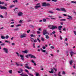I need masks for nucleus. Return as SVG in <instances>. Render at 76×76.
<instances>
[{"mask_svg":"<svg viewBox=\"0 0 76 76\" xmlns=\"http://www.w3.org/2000/svg\"><path fill=\"white\" fill-rule=\"evenodd\" d=\"M50 6V4L47 3L46 2H43L42 3V6Z\"/></svg>","mask_w":76,"mask_h":76,"instance_id":"obj_1","label":"nucleus"},{"mask_svg":"<svg viewBox=\"0 0 76 76\" xmlns=\"http://www.w3.org/2000/svg\"><path fill=\"white\" fill-rule=\"evenodd\" d=\"M48 34V32L47 30H44L43 31V35H45L46 34Z\"/></svg>","mask_w":76,"mask_h":76,"instance_id":"obj_2","label":"nucleus"},{"mask_svg":"<svg viewBox=\"0 0 76 76\" xmlns=\"http://www.w3.org/2000/svg\"><path fill=\"white\" fill-rule=\"evenodd\" d=\"M0 9H4L5 10H7V8L6 7H2L1 5L0 6Z\"/></svg>","mask_w":76,"mask_h":76,"instance_id":"obj_3","label":"nucleus"},{"mask_svg":"<svg viewBox=\"0 0 76 76\" xmlns=\"http://www.w3.org/2000/svg\"><path fill=\"white\" fill-rule=\"evenodd\" d=\"M3 50H4V52H5L6 53H8V49L6 48H4L3 49Z\"/></svg>","mask_w":76,"mask_h":76,"instance_id":"obj_4","label":"nucleus"},{"mask_svg":"<svg viewBox=\"0 0 76 76\" xmlns=\"http://www.w3.org/2000/svg\"><path fill=\"white\" fill-rule=\"evenodd\" d=\"M26 36V34H23L22 35H21L20 36V38H24L25 37V36Z\"/></svg>","mask_w":76,"mask_h":76,"instance_id":"obj_5","label":"nucleus"},{"mask_svg":"<svg viewBox=\"0 0 76 76\" xmlns=\"http://www.w3.org/2000/svg\"><path fill=\"white\" fill-rule=\"evenodd\" d=\"M50 29H57V26H53L51 28H50Z\"/></svg>","mask_w":76,"mask_h":76,"instance_id":"obj_6","label":"nucleus"},{"mask_svg":"<svg viewBox=\"0 0 76 76\" xmlns=\"http://www.w3.org/2000/svg\"><path fill=\"white\" fill-rule=\"evenodd\" d=\"M68 17L69 18H67L66 19H69V20H72V16H69V15H68Z\"/></svg>","mask_w":76,"mask_h":76,"instance_id":"obj_7","label":"nucleus"},{"mask_svg":"<svg viewBox=\"0 0 76 76\" xmlns=\"http://www.w3.org/2000/svg\"><path fill=\"white\" fill-rule=\"evenodd\" d=\"M22 15H23V13L21 12H20L18 14V16H22Z\"/></svg>","mask_w":76,"mask_h":76,"instance_id":"obj_8","label":"nucleus"},{"mask_svg":"<svg viewBox=\"0 0 76 76\" xmlns=\"http://www.w3.org/2000/svg\"><path fill=\"white\" fill-rule=\"evenodd\" d=\"M61 10L63 12H66V10H65V8H62L61 9Z\"/></svg>","mask_w":76,"mask_h":76,"instance_id":"obj_9","label":"nucleus"},{"mask_svg":"<svg viewBox=\"0 0 76 76\" xmlns=\"http://www.w3.org/2000/svg\"><path fill=\"white\" fill-rule=\"evenodd\" d=\"M70 54L71 55V57H72L73 55V54H75V53H73V51H71L70 52Z\"/></svg>","mask_w":76,"mask_h":76,"instance_id":"obj_10","label":"nucleus"},{"mask_svg":"<svg viewBox=\"0 0 76 76\" xmlns=\"http://www.w3.org/2000/svg\"><path fill=\"white\" fill-rule=\"evenodd\" d=\"M41 6V5L36 6H35V9H38V8H39V7H40Z\"/></svg>","mask_w":76,"mask_h":76,"instance_id":"obj_11","label":"nucleus"},{"mask_svg":"<svg viewBox=\"0 0 76 76\" xmlns=\"http://www.w3.org/2000/svg\"><path fill=\"white\" fill-rule=\"evenodd\" d=\"M63 28V26H59L58 27V29L59 30V31H60L61 30V28Z\"/></svg>","mask_w":76,"mask_h":76,"instance_id":"obj_12","label":"nucleus"},{"mask_svg":"<svg viewBox=\"0 0 76 76\" xmlns=\"http://www.w3.org/2000/svg\"><path fill=\"white\" fill-rule=\"evenodd\" d=\"M73 61L72 60H71L69 61V64L71 66H72V63H73Z\"/></svg>","mask_w":76,"mask_h":76,"instance_id":"obj_13","label":"nucleus"},{"mask_svg":"<svg viewBox=\"0 0 76 76\" xmlns=\"http://www.w3.org/2000/svg\"><path fill=\"white\" fill-rule=\"evenodd\" d=\"M40 49L41 51H42V53H45V50H43L42 48H40Z\"/></svg>","mask_w":76,"mask_h":76,"instance_id":"obj_14","label":"nucleus"},{"mask_svg":"<svg viewBox=\"0 0 76 76\" xmlns=\"http://www.w3.org/2000/svg\"><path fill=\"white\" fill-rule=\"evenodd\" d=\"M22 52L24 53H25L26 54H27V53H28V51L27 50H25L24 51H23Z\"/></svg>","mask_w":76,"mask_h":76,"instance_id":"obj_15","label":"nucleus"},{"mask_svg":"<svg viewBox=\"0 0 76 76\" xmlns=\"http://www.w3.org/2000/svg\"><path fill=\"white\" fill-rule=\"evenodd\" d=\"M49 73H53V69H51V72L49 71Z\"/></svg>","mask_w":76,"mask_h":76,"instance_id":"obj_16","label":"nucleus"},{"mask_svg":"<svg viewBox=\"0 0 76 76\" xmlns=\"http://www.w3.org/2000/svg\"><path fill=\"white\" fill-rule=\"evenodd\" d=\"M25 67H26V68H27V69H31V67H29L28 66H25Z\"/></svg>","mask_w":76,"mask_h":76,"instance_id":"obj_17","label":"nucleus"},{"mask_svg":"<svg viewBox=\"0 0 76 76\" xmlns=\"http://www.w3.org/2000/svg\"><path fill=\"white\" fill-rule=\"evenodd\" d=\"M15 6L14 5H11L10 6V8H12V7H15Z\"/></svg>","mask_w":76,"mask_h":76,"instance_id":"obj_18","label":"nucleus"},{"mask_svg":"<svg viewBox=\"0 0 76 76\" xmlns=\"http://www.w3.org/2000/svg\"><path fill=\"white\" fill-rule=\"evenodd\" d=\"M45 37H46V39H48L49 38V37L48 36V35H47V34L45 36Z\"/></svg>","mask_w":76,"mask_h":76,"instance_id":"obj_19","label":"nucleus"},{"mask_svg":"<svg viewBox=\"0 0 76 76\" xmlns=\"http://www.w3.org/2000/svg\"><path fill=\"white\" fill-rule=\"evenodd\" d=\"M33 57L34 58H36V57L34 55H32V56H31V58H33Z\"/></svg>","mask_w":76,"mask_h":76,"instance_id":"obj_20","label":"nucleus"},{"mask_svg":"<svg viewBox=\"0 0 76 76\" xmlns=\"http://www.w3.org/2000/svg\"><path fill=\"white\" fill-rule=\"evenodd\" d=\"M41 39L42 41H45V40L44 39V38L43 37H41Z\"/></svg>","mask_w":76,"mask_h":76,"instance_id":"obj_21","label":"nucleus"},{"mask_svg":"<svg viewBox=\"0 0 76 76\" xmlns=\"http://www.w3.org/2000/svg\"><path fill=\"white\" fill-rule=\"evenodd\" d=\"M9 72L10 73L12 74V70H10L9 71Z\"/></svg>","mask_w":76,"mask_h":76,"instance_id":"obj_22","label":"nucleus"},{"mask_svg":"<svg viewBox=\"0 0 76 76\" xmlns=\"http://www.w3.org/2000/svg\"><path fill=\"white\" fill-rule=\"evenodd\" d=\"M43 22H46V21H47V20H46V19H45V18H43Z\"/></svg>","mask_w":76,"mask_h":76,"instance_id":"obj_23","label":"nucleus"},{"mask_svg":"<svg viewBox=\"0 0 76 76\" xmlns=\"http://www.w3.org/2000/svg\"><path fill=\"white\" fill-rule=\"evenodd\" d=\"M19 30V28H15L14 29V30L15 31H18Z\"/></svg>","mask_w":76,"mask_h":76,"instance_id":"obj_24","label":"nucleus"},{"mask_svg":"<svg viewBox=\"0 0 76 76\" xmlns=\"http://www.w3.org/2000/svg\"><path fill=\"white\" fill-rule=\"evenodd\" d=\"M1 38H2V39H5V37L4 36H2L1 37Z\"/></svg>","mask_w":76,"mask_h":76,"instance_id":"obj_25","label":"nucleus"},{"mask_svg":"<svg viewBox=\"0 0 76 76\" xmlns=\"http://www.w3.org/2000/svg\"><path fill=\"white\" fill-rule=\"evenodd\" d=\"M20 56L21 57H24V55H20Z\"/></svg>","mask_w":76,"mask_h":76,"instance_id":"obj_26","label":"nucleus"},{"mask_svg":"<svg viewBox=\"0 0 76 76\" xmlns=\"http://www.w3.org/2000/svg\"><path fill=\"white\" fill-rule=\"evenodd\" d=\"M37 34H41V32L39 31H37Z\"/></svg>","mask_w":76,"mask_h":76,"instance_id":"obj_27","label":"nucleus"},{"mask_svg":"<svg viewBox=\"0 0 76 76\" xmlns=\"http://www.w3.org/2000/svg\"><path fill=\"white\" fill-rule=\"evenodd\" d=\"M25 72H27V73L28 74H29V71H28V70L26 69H25Z\"/></svg>","mask_w":76,"mask_h":76,"instance_id":"obj_28","label":"nucleus"},{"mask_svg":"<svg viewBox=\"0 0 76 76\" xmlns=\"http://www.w3.org/2000/svg\"><path fill=\"white\" fill-rule=\"evenodd\" d=\"M56 10H58V11H61V9H59V8H57L56 9Z\"/></svg>","mask_w":76,"mask_h":76,"instance_id":"obj_29","label":"nucleus"},{"mask_svg":"<svg viewBox=\"0 0 76 76\" xmlns=\"http://www.w3.org/2000/svg\"><path fill=\"white\" fill-rule=\"evenodd\" d=\"M4 4V2H1V1H0V4Z\"/></svg>","mask_w":76,"mask_h":76,"instance_id":"obj_30","label":"nucleus"},{"mask_svg":"<svg viewBox=\"0 0 76 76\" xmlns=\"http://www.w3.org/2000/svg\"><path fill=\"white\" fill-rule=\"evenodd\" d=\"M37 41H39V43H40V42H41V40H39V38H37Z\"/></svg>","mask_w":76,"mask_h":76,"instance_id":"obj_31","label":"nucleus"},{"mask_svg":"<svg viewBox=\"0 0 76 76\" xmlns=\"http://www.w3.org/2000/svg\"><path fill=\"white\" fill-rule=\"evenodd\" d=\"M21 59L22 60H23V61L25 60V58H24V57H21Z\"/></svg>","mask_w":76,"mask_h":76,"instance_id":"obj_32","label":"nucleus"},{"mask_svg":"<svg viewBox=\"0 0 76 76\" xmlns=\"http://www.w3.org/2000/svg\"><path fill=\"white\" fill-rule=\"evenodd\" d=\"M48 12H49V13H52V14L54 13V12H53L51 11H49Z\"/></svg>","mask_w":76,"mask_h":76,"instance_id":"obj_33","label":"nucleus"},{"mask_svg":"<svg viewBox=\"0 0 76 76\" xmlns=\"http://www.w3.org/2000/svg\"><path fill=\"white\" fill-rule=\"evenodd\" d=\"M50 48H51L52 49H54V47L53 46H51L50 47Z\"/></svg>","mask_w":76,"mask_h":76,"instance_id":"obj_34","label":"nucleus"},{"mask_svg":"<svg viewBox=\"0 0 76 76\" xmlns=\"http://www.w3.org/2000/svg\"><path fill=\"white\" fill-rule=\"evenodd\" d=\"M65 20H66L65 19H62L60 20L61 21H65Z\"/></svg>","mask_w":76,"mask_h":76,"instance_id":"obj_35","label":"nucleus"},{"mask_svg":"<svg viewBox=\"0 0 76 76\" xmlns=\"http://www.w3.org/2000/svg\"><path fill=\"white\" fill-rule=\"evenodd\" d=\"M28 55V56H29V57H31V56H32V54H29Z\"/></svg>","mask_w":76,"mask_h":76,"instance_id":"obj_36","label":"nucleus"},{"mask_svg":"<svg viewBox=\"0 0 76 76\" xmlns=\"http://www.w3.org/2000/svg\"><path fill=\"white\" fill-rule=\"evenodd\" d=\"M33 46L34 48H35V43H34L33 44Z\"/></svg>","mask_w":76,"mask_h":76,"instance_id":"obj_37","label":"nucleus"},{"mask_svg":"<svg viewBox=\"0 0 76 76\" xmlns=\"http://www.w3.org/2000/svg\"><path fill=\"white\" fill-rule=\"evenodd\" d=\"M66 28H64L63 29V30L64 31H66Z\"/></svg>","mask_w":76,"mask_h":76,"instance_id":"obj_38","label":"nucleus"},{"mask_svg":"<svg viewBox=\"0 0 76 76\" xmlns=\"http://www.w3.org/2000/svg\"><path fill=\"white\" fill-rule=\"evenodd\" d=\"M52 1H54V2H56V1H57V0H52Z\"/></svg>","mask_w":76,"mask_h":76,"instance_id":"obj_39","label":"nucleus"},{"mask_svg":"<svg viewBox=\"0 0 76 76\" xmlns=\"http://www.w3.org/2000/svg\"><path fill=\"white\" fill-rule=\"evenodd\" d=\"M53 68L54 70L56 71H56H57V69H56L54 67Z\"/></svg>","mask_w":76,"mask_h":76,"instance_id":"obj_40","label":"nucleus"},{"mask_svg":"<svg viewBox=\"0 0 76 76\" xmlns=\"http://www.w3.org/2000/svg\"><path fill=\"white\" fill-rule=\"evenodd\" d=\"M22 21H23V20H20L19 21L20 23H22Z\"/></svg>","mask_w":76,"mask_h":76,"instance_id":"obj_41","label":"nucleus"},{"mask_svg":"<svg viewBox=\"0 0 76 76\" xmlns=\"http://www.w3.org/2000/svg\"><path fill=\"white\" fill-rule=\"evenodd\" d=\"M34 42H37V40L36 39H35L34 40Z\"/></svg>","mask_w":76,"mask_h":76,"instance_id":"obj_42","label":"nucleus"},{"mask_svg":"<svg viewBox=\"0 0 76 76\" xmlns=\"http://www.w3.org/2000/svg\"><path fill=\"white\" fill-rule=\"evenodd\" d=\"M66 73H65V72L64 71H63L62 72V74L63 75H65Z\"/></svg>","mask_w":76,"mask_h":76,"instance_id":"obj_43","label":"nucleus"},{"mask_svg":"<svg viewBox=\"0 0 76 76\" xmlns=\"http://www.w3.org/2000/svg\"><path fill=\"white\" fill-rule=\"evenodd\" d=\"M56 33V31H53V32H52V33L53 34H54Z\"/></svg>","mask_w":76,"mask_h":76,"instance_id":"obj_44","label":"nucleus"},{"mask_svg":"<svg viewBox=\"0 0 76 76\" xmlns=\"http://www.w3.org/2000/svg\"><path fill=\"white\" fill-rule=\"evenodd\" d=\"M9 38V36L7 35L6 36V38H5L6 39H7V38Z\"/></svg>","mask_w":76,"mask_h":76,"instance_id":"obj_45","label":"nucleus"},{"mask_svg":"<svg viewBox=\"0 0 76 76\" xmlns=\"http://www.w3.org/2000/svg\"><path fill=\"white\" fill-rule=\"evenodd\" d=\"M0 17H1V18H3V15H0Z\"/></svg>","mask_w":76,"mask_h":76,"instance_id":"obj_46","label":"nucleus"},{"mask_svg":"<svg viewBox=\"0 0 76 76\" xmlns=\"http://www.w3.org/2000/svg\"><path fill=\"white\" fill-rule=\"evenodd\" d=\"M20 70L21 72H23V70H22V69H20Z\"/></svg>","mask_w":76,"mask_h":76,"instance_id":"obj_47","label":"nucleus"},{"mask_svg":"<svg viewBox=\"0 0 76 76\" xmlns=\"http://www.w3.org/2000/svg\"><path fill=\"white\" fill-rule=\"evenodd\" d=\"M1 46L4 45H5V44H4V43H2V44H1Z\"/></svg>","mask_w":76,"mask_h":76,"instance_id":"obj_48","label":"nucleus"},{"mask_svg":"<svg viewBox=\"0 0 76 76\" xmlns=\"http://www.w3.org/2000/svg\"><path fill=\"white\" fill-rule=\"evenodd\" d=\"M36 5H37V6H39V5H40V3H37V4H36Z\"/></svg>","mask_w":76,"mask_h":76,"instance_id":"obj_49","label":"nucleus"},{"mask_svg":"<svg viewBox=\"0 0 76 76\" xmlns=\"http://www.w3.org/2000/svg\"><path fill=\"white\" fill-rule=\"evenodd\" d=\"M73 32H74V34H75V35L76 36V31H73Z\"/></svg>","mask_w":76,"mask_h":76,"instance_id":"obj_50","label":"nucleus"},{"mask_svg":"<svg viewBox=\"0 0 76 76\" xmlns=\"http://www.w3.org/2000/svg\"><path fill=\"white\" fill-rule=\"evenodd\" d=\"M28 56H28V55H26V57L27 58H29V57H28Z\"/></svg>","mask_w":76,"mask_h":76,"instance_id":"obj_51","label":"nucleus"},{"mask_svg":"<svg viewBox=\"0 0 76 76\" xmlns=\"http://www.w3.org/2000/svg\"><path fill=\"white\" fill-rule=\"evenodd\" d=\"M21 26V25H20V24H18V25H17V26H17V27H18V26Z\"/></svg>","mask_w":76,"mask_h":76,"instance_id":"obj_52","label":"nucleus"},{"mask_svg":"<svg viewBox=\"0 0 76 76\" xmlns=\"http://www.w3.org/2000/svg\"><path fill=\"white\" fill-rule=\"evenodd\" d=\"M16 64L17 66H19V65L18 64V63H16Z\"/></svg>","mask_w":76,"mask_h":76,"instance_id":"obj_53","label":"nucleus"},{"mask_svg":"<svg viewBox=\"0 0 76 76\" xmlns=\"http://www.w3.org/2000/svg\"><path fill=\"white\" fill-rule=\"evenodd\" d=\"M30 21H31V20H27V22H30Z\"/></svg>","mask_w":76,"mask_h":76,"instance_id":"obj_54","label":"nucleus"},{"mask_svg":"<svg viewBox=\"0 0 76 76\" xmlns=\"http://www.w3.org/2000/svg\"><path fill=\"white\" fill-rule=\"evenodd\" d=\"M12 45H15V44L14 43H13L12 44Z\"/></svg>","mask_w":76,"mask_h":76,"instance_id":"obj_55","label":"nucleus"},{"mask_svg":"<svg viewBox=\"0 0 76 76\" xmlns=\"http://www.w3.org/2000/svg\"><path fill=\"white\" fill-rule=\"evenodd\" d=\"M11 27H12V28H13V27H14V25H11Z\"/></svg>","mask_w":76,"mask_h":76,"instance_id":"obj_56","label":"nucleus"},{"mask_svg":"<svg viewBox=\"0 0 76 76\" xmlns=\"http://www.w3.org/2000/svg\"><path fill=\"white\" fill-rule=\"evenodd\" d=\"M61 25H63V22H62L61 23Z\"/></svg>","mask_w":76,"mask_h":76,"instance_id":"obj_57","label":"nucleus"},{"mask_svg":"<svg viewBox=\"0 0 76 76\" xmlns=\"http://www.w3.org/2000/svg\"><path fill=\"white\" fill-rule=\"evenodd\" d=\"M29 31H30V30H29L28 31H27V33H29Z\"/></svg>","mask_w":76,"mask_h":76,"instance_id":"obj_58","label":"nucleus"},{"mask_svg":"<svg viewBox=\"0 0 76 76\" xmlns=\"http://www.w3.org/2000/svg\"><path fill=\"white\" fill-rule=\"evenodd\" d=\"M43 49H45V46H43L42 47Z\"/></svg>","mask_w":76,"mask_h":76,"instance_id":"obj_59","label":"nucleus"},{"mask_svg":"<svg viewBox=\"0 0 76 76\" xmlns=\"http://www.w3.org/2000/svg\"><path fill=\"white\" fill-rule=\"evenodd\" d=\"M38 75H39V74H38V73H37L36 74V76H38Z\"/></svg>","mask_w":76,"mask_h":76,"instance_id":"obj_60","label":"nucleus"},{"mask_svg":"<svg viewBox=\"0 0 76 76\" xmlns=\"http://www.w3.org/2000/svg\"><path fill=\"white\" fill-rule=\"evenodd\" d=\"M31 37H34V35L33 34H31Z\"/></svg>","mask_w":76,"mask_h":76,"instance_id":"obj_61","label":"nucleus"},{"mask_svg":"<svg viewBox=\"0 0 76 76\" xmlns=\"http://www.w3.org/2000/svg\"><path fill=\"white\" fill-rule=\"evenodd\" d=\"M29 75H30V76H34V75H33L29 73Z\"/></svg>","mask_w":76,"mask_h":76,"instance_id":"obj_62","label":"nucleus"},{"mask_svg":"<svg viewBox=\"0 0 76 76\" xmlns=\"http://www.w3.org/2000/svg\"><path fill=\"white\" fill-rule=\"evenodd\" d=\"M39 31H42V30H41V28H39Z\"/></svg>","mask_w":76,"mask_h":76,"instance_id":"obj_63","label":"nucleus"},{"mask_svg":"<svg viewBox=\"0 0 76 76\" xmlns=\"http://www.w3.org/2000/svg\"><path fill=\"white\" fill-rule=\"evenodd\" d=\"M3 28H4V27H2V28H0V29H3Z\"/></svg>","mask_w":76,"mask_h":76,"instance_id":"obj_64","label":"nucleus"}]
</instances>
